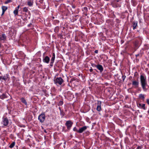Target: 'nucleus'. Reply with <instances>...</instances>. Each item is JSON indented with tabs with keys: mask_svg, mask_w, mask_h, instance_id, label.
Returning <instances> with one entry per match:
<instances>
[{
	"mask_svg": "<svg viewBox=\"0 0 149 149\" xmlns=\"http://www.w3.org/2000/svg\"><path fill=\"white\" fill-rule=\"evenodd\" d=\"M49 58L48 56H45L43 59V61L44 62L48 63L49 61Z\"/></svg>",
	"mask_w": 149,
	"mask_h": 149,
	"instance_id": "9d476101",
	"label": "nucleus"
},
{
	"mask_svg": "<svg viewBox=\"0 0 149 149\" xmlns=\"http://www.w3.org/2000/svg\"><path fill=\"white\" fill-rule=\"evenodd\" d=\"M21 101L23 103H24L25 105L27 104V103L26 101V100L24 98H22L21 99Z\"/></svg>",
	"mask_w": 149,
	"mask_h": 149,
	"instance_id": "412c9836",
	"label": "nucleus"
},
{
	"mask_svg": "<svg viewBox=\"0 0 149 149\" xmlns=\"http://www.w3.org/2000/svg\"><path fill=\"white\" fill-rule=\"evenodd\" d=\"M136 149H141V148L139 146H138Z\"/></svg>",
	"mask_w": 149,
	"mask_h": 149,
	"instance_id": "cd10ccee",
	"label": "nucleus"
},
{
	"mask_svg": "<svg viewBox=\"0 0 149 149\" xmlns=\"http://www.w3.org/2000/svg\"><path fill=\"white\" fill-rule=\"evenodd\" d=\"M63 104V102L62 101H60L59 103V105H62Z\"/></svg>",
	"mask_w": 149,
	"mask_h": 149,
	"instance_id": "393cba45",
	"label": "nucleus"
},
{
	"mask_svg": "<svg viewBox=\"0 0 149 149\" xmlns=\"http://www.w3.org/2000/svg\"><path fill=\"white\" fill-rule=\"evenodd\" d=\"M132 85L134 86L135 87H137L139 84V82L138 81H132Z\"/></svg>",
	"mask_w": 149,
	"mask_h": 149,
	"instance_id": "ddd939ff",
	"label": "nucleus"
},
{
	"mask_svg": "<svg viewBox=\"0 0 149 149\" xmlns=\"http://www.w3.org/2000/svg\"><path fill=\"white\" fill-rule=\"evenodd\" d=\"M73 130L74 131H77V132L78 130H77V128L76 127H74L73 129Z\"/></svg>",
	"mask_w": 149,
	"mask_h": 149,
	"instance_id": "bb28decb",
	"label": "nucleus"
},
{
	"mask_svg": "<svg viewBox=\"0 0 149 149\" xmlns=\"http://www.w3.org/2000/svg\"><path fill=\"white\" fill-rule=\"evenodd\" d=\"M95 52L96 53H97L98 52V51L97 50H96L95 51Z\"/></svg>",
	"mask_w": 149,
	"mask_h": 149,
	"instance_id": "2f4dec72",
	"label": "nucleus"
},
{
	"mask_svg": "<svg viewBox=\"0 0 149 149\" xmlns=\"http://www.w3.org/2000/svg\"><path fill=\"white\" fill-rule=\"evenodd\" d=\"M11 2V0H8L5 2V3L6 4H7V3H10Z\"/></svg>",
	"mask_w": 149,
	"mask_h": 149,
	"instance_id": "b1692460",
	"label": "nucleus"
},
{
	"mask_svg": "<svg viewBox=\"0 0 149 149\" xmlns=\"http://www.w3.org/2000/svg\"><path fill=\"white\" fill-rule=\"evenodd\" d=\"M55 58V56L54 54H53V56L52 57L51 59V63H53L54 62V60Z\"/></svg>",
	"mask_w": 149,
	"mask_h": 149,
	"instance_id": "dca6fc26",
	"label": "nucleus"
},
{
	"mask_svg": "<svg viewBox=\"0 0 149 149\" xmlns=\"http://www.w3.org/2000/svg\"><path fill=\"white\" fill-rule=\"evenodd\" d=\"M0 97L2 99H3L6 97V96L5 94H3L0 96Z\"/></svg>",
	"mask_w": 149,
	"mask_h": 149,
	"instance_id": "a211bd4d",
	"label": "nucleus"
},
{
	"mask_svg": "<svg viewBox=\"0 0 149 149\" xmlns=\"http://www.w3.org/2000/svg\"><path fill=\"white\" fill-rule=\"evenodd\" d=\"M6 37L5 34L0 36V40L1 41H4L6 39Z\"/></svg>",
	"mask_w": 149,
	"mask_h": 149,
	"instance_id": "0eeeda50",
	"label": "nucleus"
},
{
	"mask_svg": "<svg viewBox=\"0 0 149 149\" xmlns=\"http://www.w3.org/2000/svg\"><path fill=\"white\" fill-rule=\"evenodd\" d=\"M45 115L44 113H42L38 117V119L40 122L42 123L44 122L45 120Z\"/></svg>",
	"mask_w": 149,
	"mask_h": 149,
	"instance_id": "7ed1b4c3",
	"label": "nucleus"
},
{
	"mask_svg": "<svg viewBox=\"0 0 149 149\" xmlns=\"http://www.w3.org/2000/svg\"><path fill=\"white\" fill-rule=\"evenodd\" d=\"M137 25V23H134L133 24V29H135L136 27V26Z\"/></svg>",
	"mask_w": 149,
	"mask_h": 149,
	"instance_id": "4be33fe9",
	"label": "nucleus"
},
{
	"mask_svg": "<svg viewBox=\"0 0 149 149\" xmlns=\"http://www.w3.org/2000/svg\"><path fill=\"white\" fill-rule=\"evenodd\" d=\"M52 65H53V63H52V64H51V66H52Z\"/></svg>",
	"mask_w": 149,
	"mask_h": 149,
	"instance_id": "473e14b6",
	"label": "nucleus"
},
{
	"mask_svg": "<svg viewBox=\"0 0 149 149\" xmlns=\"http://www.w3.org/2000/svg\"><path fill=\"white\" fill-rule=\"evenodd\" d=\"M54 83L56 84H58L61 85L63 82V80L61 77H58L54 81Z\"/></svg>",
	"mask_w": 149,
	"mask_h": 149,
	"instance_id": "f03ea898",
	"label": "nucleus"
},
{
	"mask_svg": "<svg viewBox=\"0 0 149 149\" xmlns=\"http://www.w3.org/2000/svg\"><path fill=\"white\" fill-rule=\"evenodd\" d=\"M2 12L1 16H2L4 14L5 11L7 10L8 8L7 7L5 6H2L1 7Z\"/></svg>",
	"mask_w": 149,
	"mask_h": 149,
	"instance_id": "f8f14e48",
	"label": "nucleus"
},
{
	"mask_svg": "<svg viewBox=\"0 0 149 149\" xmlns=\"http://www.w3.org/2000/svg\"><path fill=\"white\" fill-rule=\"evenodd\" d=\"M145 104L142 103H139L137 104L138 107L140 108L143 109L144 110H145Z\"/></svg>",
	"mask_w": 149,
	"mask_h": 149,
	"instance_id": "1a4fd4ad",
	"label": "nucleus"
},
{
	"mask_svg": "<svg viewBox=\"0 0 149 149\" xmlns=\"http://www.w3.org/2000/svg\"><path fill=\"white\" fill-rule=\"evenodd\" d=\"M28 11V9L26 7H25L23 8V11L25 12H27Z\"/></svg>",
	"mask_w": 149,
	"mask_h": 149,
	"instance_id": "5701e85b",
	"label": "nucleus"
},
{
	"mask_svg": "<svg viewBox=\"0 0 149 149\" xmlns=\"http://www.w3.org/2000/svg\"><path fill=\"white\" fill-rule=\"evenodd\" d=\"M4 126H7L9 123V121L7 118H5L3 119V120L1 123Z\"/></svg>",
	"mask_w": 149,
	"mask_h": 149,
	"instance_id": "20e7f679",
	"label": "nucleus"
},
{
	"mask_svg": "<svg viewBox=\"0 0 149 149\" xmlns=\"http://www.w3.org/2000/svg\"><path fill=\"white\" fill-rule=\"evenodd\" d=\"M89 70H90V71L91 72L93 71V69L92 68L90 69Z\"/></svg>",
	"mask_w": 149,
	"mask_h": 149,
	"instance_id": "c756f323",
	"label": "nucleus"
},
{
	"mask_svg": "<svg viewBox=\"0 0 149 149\" xmlns=\"http://www.w3.org/2000/svg\"><path fill=\"white\" fill-rule=\"evenodd\" d=\"M6 77L1 76L0 77V80L1 81H3V80L6 81V80L8 78V75H6Z\"/></svg>",
	"mask_w": 149,
	"mask_h": 149,
	"instance_id": "4468645a",
	"label": "nucleus"
},
{
	"mask_svg": "<svg viewBox=\"0 0 149 149\" xmlns=\"http://www.w3.org/2000/svg\"><path fill=\"white\" fill-rule=\"evenodd\" d=\"M101 102L100 101H97V110L98 111H100L101 110Z\"/></svg>",
	"mask_w": 149,
	"mask_h": 149,
	"instance_id": "423d86ee",
	"label": "nucleus"
},
{
	"mask_svg": "<svg viewBox=\"0 0 149 149\" xmlns=\"http://www.w3.org/2000/svg\"><path fill=\"white\" fill-rule=\"evenodd\" d=\"M87 129V127L86 126H84L81 128L77 131V132L79 133H82Z\"/></svg>",
	"mask_w": 149,
	"mask_h": 149,
	"instance_id": "6e6552de",
	"label": "nucleus"
},
{
	"mask_svg": "<svg viewBox=\"0 0 149 149\" xmlns=\"http://www.w3.org/2000/svg\"><path fill=\"white\" fill-rule=\"evenodd\" d=\"M139 54H136V57H137V56H139Z\"/></svg>",
	"mask_w": 149,
	"mask_h": 149,
	"instance_id": "7c9ffc66",
	"label": "nucleus"
},
{
	"mask_svg": "<svg viewBox=\"0 0 149 149\" xmlns=\"http://www.w3.org/2000/svg\"><path fill=\"white\" fill-rule=\"evenodd\" d=\"M15 142H13L9 146V147L10 148H13L15 145Z\"/></svg>",
	"mask_w": 149,
	"mask_h": 149,
	"instance_id": "aec40b11",
	"label": "nucleus"
},
{
	"mask_svg": "<svg viewBox=\"0 0 149 149\" xmlns=\"http://www.w3.org/2000/svg\"><path fill=\"white\" fill-rule=\"evenodd\" d=\"M93 66L96 67L100 71V72H102V71H103V68L102 65L100 64L97 65L93 64Z\"/></svg>",
	"mask_w": 149,
	"mask_h": 149,
	"instance_id": "39448f33",
	"label": "nucleus"
},
{
	"mask_svg": "<svg viewBox=\"0 0 149 149\" xmlns=\"http://www.w3.org/2000/svg\"><path fill=\"white\" fill-rule=\"evenodd\" d=\"M19 6H19V5L17 7V8H15V9H17V10H18V9H19Z\"/></svg>",
	"mask_w": 149,
	"mask_h": 149,
	"instance_id": "c85d7f7f",
	"label": "nucleus"
},
{
	"mask_svg": "<svg viewBox=\"0 0 149 149\" xmlns=\"http://www.w3.org/2000/svg\"><path fill=\"white\" fill-rule=\"evenodd\" d=\"M18 10H17V9H15V10L13 11V13L15 15H17L18 13Z\"/></svg>",
	"mask_w": 149,
	"mask_h": 149,
	"instance_id": "6ab92c4d",
	"label": "nucleus"
},
{
	"mask_svg": "<svg viewBox=\"0 0 149 149\" xmlns=\"http://www.w3.org/2000/svg\"><path fill=\"white\" fill-rule=\"evenodd\" d=\"M146 102L149 105V99H146Z\"/></svg>",
	"mask_w": 149,
	"mask_h": 149,
	"instance_id": "a878e982",
	"label": "nucleus"
},
{
	"mask_svg": "<svg viewBox=\"0 0 149 149\" xmlns=\"http://www.w3.org/2000/svg\"><path fill=\"white\" fill-rule=\"evenodd\" d=\"M33 1H29L28 2V5L29 6H31L33 4Z\"/></svg>",
	"mask_w": 149,
	"mask_h": 149,
	"instance_id": "f3484780",
	"label": "nucleus"
},
{
	"mask_svg": "<svg viewBox=\"0 0 149 149\" xmlns=\"http://www.w3.org/2000/svg\"><path fill=\"white\" fill-rule=\"evenodd\" d=\"M66 124L68 128L69 129L72 126V123L70 121H68L66 123Z\"/></svg>",
	"mask_w": 149,
	"mask_h": 149,
	"instance_id": "9b49d317",
	"label": "nucleus"
},
{
	"mask_svg": "<svg viewBox=\"0 0 149 149\" xmlns=\"http://www.w3.org/2000/svg\"><path fill=\"white\" fill-rule=\"evenodd\" d=\"M139 98L142 99L143 100H144L145 98L144 95L142 94H140L139 95Z\"/></svg>",
	"mask_w": 149,
	"mask_h": 149,
	"instance_id": "2eb2a0df",
	"label": "nucleus"
},
{
	"mask_svg": "<svg viewBox=\"0 0 149 149\" xmlns=\"http://www.w3.org/2000/svg\"><path fill=\"white\" fill-rule=\"evenodd\" d=\"M141 82L142 87L144 91H146L147 89L146 88V86L147 85L146 78L142 75L140 76Z\"/></svg>",
	"mask_w": 149,
	"mask_h": 149,
	"instance_id": "f257e3e1",
	"label": "nucleus"
}]
</instances>
